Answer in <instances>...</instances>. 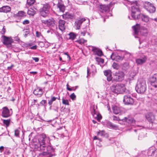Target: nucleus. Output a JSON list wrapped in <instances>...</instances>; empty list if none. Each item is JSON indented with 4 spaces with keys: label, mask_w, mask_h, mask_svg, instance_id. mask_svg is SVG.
Listing matches in <instances>:
<instances>
[{
    "label": "nucleus",
    "mask_w": 157,
    "mask_h": 157,
    "mask_svg": "<svg viewBox=\"0 0 157 157\" xmlns=\"http://www.w3.org/2000/svg\"><path fill=\"white\" fill-rule=\"evenodd\" d=\"M130 54L129 53L125 54L123 57L120 56L117 54L113 53L111 55L110 57L113 60L119 62L122 60L123 59L126 60L128 57H130Z\"/></svg>",
    "instance_id": "f257e3e1"
},
{
    "label": "nucleus",
    "mask_w": 157,
    "mask_h": 157,
    "mask_svg": "<svg viewBox=\"0 0 157 157\" xmlns=\"http://www.w3.org/2000/svg\"><path fill=\"white\" fill-rule=\"evenodd\" d=\"M2 37L3 39V44L6 45L7 48L11 49L12 48V44L13 42V40L12 38L5 36H2Z\"/></svg>",
    "instance_id": "f03ea898"
},
{
    "label": "nucleus",
    "mask_w": 157,
    "mask_h": 157,
    "mask_svg": "<svg viewBox=\"0 0 157 157\" xmlns=\"http://www.w3.org/2000/svg\"><path fill=\"white\" fill-rule=\"evenodd\" d=\"M149 30L146 27L140 26L138 24V34L139 33L141 35L146 36Z\"/></svg>",
    "instance_id": "7ed1b4c3"
},
{
    "label": "nucleus",
    "mask_w": 157,
    "mask_h": 157,
    "mask_svg": "<svg viewBox=\"0 0 157 157\" xmlns=\"http://www.w3.org/2000/svg\"><path fill=\"white\" fill-rule=\"evenodd\" d=\"M144 7L145 9L150 13H154L155 11V7L153 4L149 2H145Z\"/></svg>",
    "instance_id": "20e7f679"
},
{
    "label": "nucleus",
    "mask_w": 157,
    "mask_h": 157,
    "mask_svg": "<svg viewBox=\"0 0 157 157\" xmlns=\"http://www.w3.org/2000/svg\"><path fill=\"white\" fill-rule=\"evenodd\" d=\"M46 150L47 152H44L41 153L42 155L44 156V157H52L54 155L52 154L50 152L54 151V149L53 147L50 145H48L46 147Z\"/></svg>",
    "instance_id": "39448f33"
},
{
    "label": "nucleus",
    "mask_w": 157,
    "mask_h": 157,
    "mask_svg": "<svg viewBox=\"0 0 157 157\" xmlns=\"http://www.w3.org/2000/svg\"><path fill=\"white\" fill-rule=\"evenodd\" d=\"M146 86L145 84V82L144 80L140 81L139 84L138 85V90L139 89V93H143L146 90ZM138 93L139 92H138Z\"/></svg>",
    "instance_id": "423d86ee"
},
{
    "label": "nucleus",
    "mask_w": 157,
    "mask_h": 157,
    "mask_svg": "<svg viewBox=\"0 0 157 157\" xmlns=\"http://www.w3.org/2000/svg\"><path fill=\"white\" fill-rule=\"evenodd\" d=\"M123 101L126 105H132L134 102V99L130 95H125L124 97Z\"/></svg>",
    "instance_id": "0eeeda50"
},
{
    "label": "nucleus",
    "mask_w": 157,
    "mask_h": 157,
    "mask_svg": "<svg viewBox=\"0 0 157 157\" xmlns=\"http://www.w3.org/2000/svg\"><path fill=\"white\" fill-rule=\"evenodd\" d=\"M124 73L122 71H119L115 75L114 79L116 81H122L124 78Z\"/></svg>",
    "instance_id": "6e6552de"
},
{
    "label": "nucleus",
    "mask_w": 157,
    "mask_h": 157,
    "mask_svg": "<svg viewBox=\"0 0 157 157\" xmlns=\"http://www.w3.org/2000/svg\"><path fill=\"white\" fill-rule=\"evenodd\" d=\"M151 85L155 88H157V74H155L150 78Z\"/></svg>",
    "instance_id": "1a4fd4ad"
},
{
    "label": "nucleus",
    "mask_w": 157,
    "mask_h": 157,
    "mask_svg": "<svg viewBox=\"0 0 157 157\" xmlns=\"http://www.w3.org/2000/svg\"><path fill=\"white\" fill-rule=\"evenodd\" d=\"M106 125L108 128L113 129L115 130H120V128L123 129V127H120L119 125H117L116 124H113L112 122L108 121L106 124Z\"/></svg>",
    "instance_id": "9d476101"
},
{
    "label": "nucleus",
    "mask_w": 157,
    "mask_h": 157,
    "mask_svg": "<svg viewBox=\"0 0 157 157\" xmlns=\"http://www.w3.org/2000/svg\"><path fill=\"white\" fill-rule=\"evenodd\" d=\"M44 91L40 87H37L33 90V94L38 97H40L43 95Z\"/></svg>",
    "instance_id": "9b49d317"
},
{
    "label": "nucleus",
    "mask_w": 157,
    "mask_h": 157,
    "mask_svg": "<svg viewBox=\"0 0 157 157\" xmlns=\"http://www.w3.org/2000/svg\"><path fill=\"white\" fill-rule=\"evenodd\" d=\"M145 117L148 122L152 124L153 123L155 120V116L151 113H147L145 115Z\"/></svg>",
    "instance_id": "f8f14e48"
},
{
    "label": "nucleus",
    "mask_w": 157,
    "mask_h": 157,
    "mask_svg": "<svg viewBox=\"0 0 157 157\" xmlns=\"http://www.w3.org/2000/svg\"><path fill=\"white\" fill-rule=\"evenodd\" d=\"M85 18H79L75 22V26L76 29H79L80 28V26L82 22L86 20Z\"/></svg>",
    "instance_id": "ddd939ff"
},
{
    "label": "nucleus",
    "mask_w": 157,
    "mask_h": 157,
    "mask_svg": "<svg viewBox=\"0 0 157 157\" xmlns=\"http://www.w3.org/2000/svg\"><path fill=\"white\" fill-rule=\"evenodd\" d=\"M92 48V50L95 55H97L99 56L103 55V53L102 51L97 48L93 46H90Z\"/></svg>",
    "instance_id": "4468645a"
},
{
    "label": "nucleus",
    "mask_w": 157,
    "mask_h": 157,
    "mask_svg": "<svg viewBox=\"0 0 157 157\" xmlns=\"http://www.w3.org/2000/svg\"><path fill=\"white\" fill-rule=\"evenodd\" d=\"M2 115L4 117H8L10 116V111L7 107H5L3 108Z\"/></svg>",
    "instance_id": "2eb2a0df"
},
{
    "label": "nucleus",
    "mask_w": 157,
    "mask_h": 157,
    "mask_svg": "<svg viewBox=\"0 0 157 157\" xmlns=\"http://www.w3.org/2000/svg\"><path fill=\"white\" fill-rule=\"evenodd\" d=\"M63 18V19L67 20L69 19H72L75 18L74 15L69 13L67 12L65 13L62 15Z\"/></svg>",
    "instance_id": "dca6fc26"
},
{
    "label": "nucleus",
    "mask_w": 157,
    "mask_h": 157,
    "mask_svg": "<svg viewBox=\"0 0 157 157\" xmlns=\"http://www.w3.org/2000/svg\"><path fill=\"white\" fill-rule=\"evenodd\" d=\"M11 10V7L8 6H3L2 7L0 8V13H7L10 12Z\"/></svg>",
    "instance_id": "f3484780"
},
{
    "label": "nucleus",
    "mask_w": 157,
    "mask_h": 157,
    "mask_svg": "<svg viewBox=\"0 0 157 157\" xmlns=\"http://www.w3.org/2000/svg\"><path fill=\"white\" fill-rule=\"evenodd\" d=\"M125 85L123 84H118V94H122L125 90Z\"/></svg>",
    "instance_id": "a211bd4d"
},
{
    "label": "nucleus",
    "mask_w": 157,
    "mask_h": 157,
    "mask_svg": "<svg viewBox=\"0 0 157 157\" xmlns=\"http://www.w3.org/2000/svg\"><path fill=\"white\" fill-rule=\"evenodd\" d=\"M104 75L106 76L107 79L109 82L112 79L111 71L110 70H108L104 71Z\"/></svg>",
    "instance_id": "6ab92c4d"
},
{
    "label": "nucleus",
    "mask_w": 157,
    "mask_h": 157,
    "mask_svg": "<svg viewBox=\"0 0 157 157\" xmlns=\"http://www.w3.org/2000/svg\"><path fill=\"white\" fill-rule=\"evenodd\" d=\"M58 23L59 29L62 31H64L65 29V21L63 20L60 19Z\"/></svg>",
    "instance_id": "aec40b11"
},
{
    "label": "nucleus",
    "mask_w": 157,
    "mask_h": 157,
    "mask_svg": "<svg viewBox=\"0 0 157 157\" xmlns=\"http://www.w3.org/2000/svg\"><path fill=\"white\" fill-rule=\"evenodd\" d=\"M57 6L60 12H63L64 11L65 6H64L62 0H59V1L57 4Z\"/></svg>",
    "instance_id": "412c9836"
},
{
    "label": "nucleus",
    "mask_w": 157,
    "mask_h": 157,
    "mask_svg": "<svg viewBox=\"0 0 157 157\" xmlns=\"http://www.w3.org/2000/svg\"><path fill=\"white\" fill-rule=\"evenodd\" d=\"M141 19L143 21L147 22L149 21V17L147 15H145L143 14H140L139 15H138V19Z\"/></svg>",
    "instance_id": "4be33fe9"
},
{
    "label": "nucleus",
    "mask_w": 157,
    "mask_h": 157,
    "mask_svg": "<svg viewBox=\"0 0 157 157\" xmlns=\"http://www.w3.org/2000/svg\"><path fill=\"white\" fill-rule=\"evenodd\" d=\"M39 12L40 15L44 17L48 16L49 13L41 8L39 10Z\"/></svg>",
    "instance_id": "5701e85b"
},
{
    "label": "nucleus",
    "mask_w": 157,
    "mask_h": 157,
    "mask_svg": "<svg viewBox=\"0 0 157 157\" xmlns=\"http://www.w3.org/2000/svg\"><path fill=\"white\" fill-rule=\"evenodd\" d=\"M156 150V149L154 147L150 148L147 152L148 155L151 156L154 155L155 153Z\"/></svg>",
    "instance_id": "b1692460"
},
{
    "label": "nucleus",
    "mask_w": 157,
    "mask_h": 157,
    "mask_svg": "<svg viewBox=\"0 0 157 157\" xmlns=\"http://www.w3.org/2000/svg\"><path fill=\"white\" fill-rule=\"evenodd\" d=\"M63 62H69L70 60V57L67 52H65L63 53Z\"/></svg>",
    "instance_id": "393cba45"
},
{
    "label": "nucleus",
    "mask_w": 157,
    "mask_h": 157,
    "mask_svg": "<svg viewBox=\"0 0 157 157\" xmlns=\"http://www.w3.org/2000/svg\"><path fill=\"white\" fill-rule=\"evenodd\" d=\"M109 7L108 6L105 5H100L99 7V10L101 12H106L109 10Z\"/></svg>",
    "instance_id": "a878e982"
},
{
    "label": "nucleus",
    "mask_w": 157,
    "mask_h": 157,
    "mask_svg": "<svg viewBox=\"0 0 157 157\" xmlns=\"http://www.w3.org/2000/svg\"><path fill=\"white\" fill-rule=\"evenodd\" d=\"M121 120L124 122V124H126L128 125H131V123L132 122V120L128 118L127 117H125L124 118L122 119Z\"/></svg>",
    "instance_id": "bb28decb"
},
{
    "label": "nucleus",
    "mask_w": 157,
    "mask_h": 157,
    "mask_svg": "<svg viewBox=\"0 0 157 157\" xmlns=\"http://www.w3.org/2000/svg\"><path fill=\"white\" fill-rule=\"evenodd\" d=\"M25 16V13L24 11H19L17 14H14V16L15 17H23Z\"/></svg>",
    "instance_id": "cd10ccee"
},
{
    "label": "nucleus",
    "mask_w": 157,
    "mask_h": 157,
    "mask_svg": "<svg viewBox=\"0 0 157 157\" xmlns=\"http://www.w3.org/2000/svg\"><path fill=\"white\" fill-rule=\"evenodd\" d=\"M113 112L115 114H118L121 111L120 108L116 106H114L112 107Z\"/></svg>",
    "instance_id": "c85d7f7f"
},
{
    "label": "nucleus",
    "mask_w": 157,
    "mask_h": 157,
    "mask_svg": "<svg viewBox=\"0 0 157 157\" xmlns=\"http://www.w3.org/2000/svg\"><path fill=\"white\" fill-rule=\"evenodd\" d=\"M110 90L112 92L114 93L118 94V84L116 85H112L110 87Z\"/></svg>",
    "instance_id": "c756f323"
},
{
    "label": "nucleus",
    "mask_w": 157,
    "mask_h": 157,
    "mask_svg": "<svg viewBox=\"0 0 157 157\" xmlns=\"http://www.w3.org/2000/svg\"><path fill=\"white\" fill-rule=\"evenodd\" d=\"M54 20L53 18L47 19V25L48 26H53L55 25Z\"/></svg>",
    "instance_id": "7c9ffc66"
},
{
    "label": "nucleus",
    "mask_w": 157,
    "mask_h": 157,
    "mask_svg": "<svg viewBox=\"0 0 157 157\" xmlns=\"http://www.w3.org/2000/svg\"><path fill=\"white\" fill-rule=\"evenodd\" d=\"M41 8L49 13L50 6L48 3H46L44 4Z\"/></svg>",
    "instance_id": "2f4dec72"
},
{
    "label": "nucleus",
    "mask_w": 157,
    "mask_h": 157,
    "mask_svg": "<svg viewBox=\"0 0 157 157\" xmlns=\"http://www.w3.org/2000/svg\"><path fill=\"white\" fill-rule=\"evenodd\" d=\"M133 30L134 31V35L135 38H137V23H136L135 25L132 27Z\"/></svg>",
    "instance_id": "473e14b6"
},
{
    "label": "nucleus",
    "mask_w": 157,
    "mask_h": 157,
    "mask_svg": "<svg viewBox=\"0 0 157 157\" xmlns=\"http://www.w3.org/2000/svg\"><path fill=\"white\" fill-rule=\"evenodd\" d=\"M147 58L146 56H144L142 58L138 59V64H142L145 63L147 60Z\"/></svg>",
    "instance_id": "72a5a7b5"
},
{
    "label": "nucleus",
    "mask_w": 157,
    "mask_h": 157,
    "mask_svg": "<svg viewBox=\"0 0 157 157\" xmlns=\"http://www.w3.org/2000/svg\"><path fill=\"white\" fill-rule=\"evenodd\" d=\"M77 35V34L73 32H71L69 34V39L71 40H74L76 37Z\"/></svg>",
    "instance_id": "f704fd0d"
},
{
    "label": "nucleus",
    "mask_w": 157,
    "mask_h": 157,
    "mask_svg": "<svg viewBox=\"0 0 157 157\" xmlns=\"http://www.w3.org/2000/svg\"><path fill=\"white\" fill-rule=\"evenodd\" d=\"M36 13V11L33 9L30 8L28 11V14L32 16H33Z\"/></svg>",
    "instance_id": "c9c22d12"
},
{
    "label": "nucleus",
    "mask_w": 157,
    "mask_h": 157,
    "mask_svg": "<svg viewBox=\"0 0 157 157\" xmlns=\"http://www.w3.org/2000/svg\"><path fill=\"white\" fill-rule=\"evenodd\" d=\"M46 139V137H43V136H41L40 137L39 141L40 144H45V139Z\"/></svg>",
    "instance_id": "e433bc0d"
},
{
    "label": "nucleus",
    "mask_w": 157,
    "mask_h": 157,
    "mask_svg": "<svg viewBox=\"0 0 157 157\" xmlns=\"http://www.w3.org/2000/svg\"><path fill=\"white\" fill-rule=\"evenodd\" d=\"M57 98L55 97H52L51 99L48 101V104L49 105H51L52 104L53 101H55Z\"/></svg>",
    "instance_id": "4c0bfd02"
},
{
    "label": "nucleus",
    "mask_w": 157,
    "mask_h": 157,
    "mask_svg": "<svg viewBox=\"0 0 157 157\" xmlns=\"http://www.w3.org/2000/svg\"><path fill=\"white\" fill-rule=\"evenodd\" d=\"M11 121L10 119L7 120H3V123L4 124H5L6 127H8L10 124V122Z\"/></svg>",
    "instance_id": "58836bf2"
},
{
    "label": "nucleus",
    "mask_w": 157,
    "mask_h": 157,
    "mask_svg": "<svg viewBox=\"0 0 157 157\" xmlns=\"http://www.w3.org/2000/svg\"><path fill=\"white\" fill-rule=\"evenodd\" d=\"M87 40L84 39H81L79 40L75 41L76 42H78L80 44H82L86 42Z\"/></svg>",
    "instance_id": "ea45409f"
},
{
    "label": "nucleus",
    "mask_w": 157,
    "mask_h": 157,
    "mask_svg": "<svg viewBox=\"0 0 157 157\" xmlns=\"http://www.w3.org/2000/svg\"><path fill=\"white\" fill-rule=\"evenodd\" d=\"M40 147H39L41 151H44L46 150V146H45V144H40Z\"/></svg>",
    "instance_id": "a19ab883"
},
{
    "label": "nucleus",
    "mask_w": 157,
    "mask_h": 157,
    "mask_svg": "<svg viewBox=\"0 0 157 157\" xmlns=\"http://www.w3.org/2000/svg\"><path fill=\"white\" fill-rule=\"evenodd\" d=\"M20 128H18L15 129L14 131L15 132V136L17 137H19V133L20 132Z\"/></svg>",
    "instance_id": "79ce46f5"
},
{
    "label": "nucleus",
    "mask_w": 157,
    "mask_h": 157,
    "mask_svg": "<svg viewBox=\"0 0 157 157\" xmlns=\"http://www.w3.org/2000/svg\"><path fill=\"white\" fill-rule=\"evenodd\" d=\"M40 104L41 105L44 106L45 108L47 105V101L45 100H43L40 102Z\"/></svg>",
    "instance_id": "37998d69"
},
{
    "label": "nucleus",
    "mask_w": 157,
    "mask_h": 157,
    "mask_svg": "<svg viewBox=\"0 0 157 157\" xmlns=\"http://www.w3.org/2000/svg\"><path fill=\"white\" fill-rule=\"evenodd\" d=\"M97 134L98 135H99L101 136H105V132L104 130H100L98 132Z\"/></svg>",
    "instance_id": "c03bdc74"
},
{
    "label": "nucleus",
    "mask_w": 157,
    "mask_h": 157,
    "mask_svg": "<svg viewBox=\"0 0 157 157\" xmlns=\"http://www.w3.org/2000/svg\"><path fill=\"white\" fill-rule=\"evenodd\" d=\"M23 31H24V37L26 38V37L29 34L30 32L29 30L27 29H24Z\"/></svg>",
    "instance_id": "a18cd8bd"
},
{
    "label": "nucleus",
    "mask_w": 157,
    "mask_h": 157,
    "mask_svg": "<svg viewBox=\"0 0 157 157\" xmlns=\"http://www.w3.org/2000/svg\"><path fill=\"white\" fill-rule=\"evenodd\" d=\"M62 103L65 105H69L68 101L67 100H65L64 98H62Z\"/></svg>",
    "instance_id": "49530a36"
},
{
    "label": "nucleus",
    "mask_w": 157,
    "mask_h": 157,
    "mask_svg": "<svg viewBox=\"0 0 157 157\" xmlns=\"http://www.w3.org/2000/svg\"><path fill=\"white\" fill-rule=\"evenodd\" d=\"M56 35L59 40L62 41L63 40V39L61 34L58 33H56Z\"/></svg>",
    "instance_id": "de8ad7c7"
},
{
    "label": "nucleus",
    "mask_w": 157,
    "mask_h": 157,
    "mask_svg": "<svg viewBox=\"0 0 157 157\" xmlns=\"http://www.w3.org/2000/svg\"><path fill=\"white\" fill-rule=\"evenodd\" d=\"M35 2V0H27V2L28 5L31 6Z\"/></svg>",
    "instance_id": "09e8293b"
},
{
    "label": "nucleus",
    "mask_w": 157,
    "mask_h": 157,
    "mask_svg": "<svg viewBox=\"0 0 157 157\" xmlns=\"http://www.w3.org/2000/svg\"><path fill=\"white\" fill-rule=\"evenodd\" d=\"M112 67L114 69L118 70L119 68L118 65L116 63H113L112 64Z\"/></svg>",
    "instance_id": "8fccbe9b"
},
{
    "label": "nucleus",
    "mask_w": 157,
    "mask_h": 157,
    "mask_svg": "<svg viewBox=\"0 0 157 157\" xmlns=\"http://www.w3.org/2000/svg\"><path fill=\"white\" fill-rule=\"evenodd\" d=\"M67 90L70 91H71L72 90H76V88H75V87H73L71 88H70L69 86V85L68 84V83H67Z\"/></svg>",
    "instance_id": "3c124183"
},
{
    "label": "nucleus",
    "mask_w": 157,
    "mask_h": 157,
    "mask_svg": "<svg viewBox=\"0 0 157 157\" xmlns=\"http://www.w3.org/2000/svg\"><path fill=\"white\" fill-rule=\"evenodd\" d=\"M40 19L41 21V22L44 24L45 25H47V20H44L42 17H40Z\"/></svg>",
    "instance_id": "603ef678"
},
{
    "label": "nucleus",
    "mask_w": 157,
    "mask_h": 157,
    "mask_svg": "<svg viewBox=\"0 0 157 157\" xmlns=\"http://www.w3.org/2000/svg\"><path fill=\"white\" fill-rule=\"evenodd\" d=\"M71 98L73 100L75 99L76 96L74 93L72 94L70 96Z\"/></svg>",
    "instance_id": "864d4df0"
},
{
    "label": "nucleus",
    "mask_w": 157,
    "mask_h": 157,
    "mask_svg": "<svg viewBox=\"0 0 157 157\" xmlns=\"http://www.w3.org/2000/svg\"><path fill=\"white\" fill-rule=\"evenodd\" d=\"M81 36H85L86 33V31L85 29H83V30H81Z\"/></svg>",
    "instance_id": "5fc2aeb1"
},
{
    "label": "nucleus",
    "mask_w": 157,
    "mask_h": 157,
    "mask_svg": "<svg viewBox=\"0 0 157 157\" xmlns=\"http://www.w3.org/2000/svg\"><path fill=\"white\" fill-rule=\"evenodd\" d=\"M113 120L114 121H119L121 120L118 117H117L115 116H113Z\"/></svg>",
    "instance_id": "6e6d98bb"
},
{
    "label": "nucleus",
    "mask_w": 157,
    "mask_h": 157,
    "mask_svg": "<svg viewBox=\"0 0 157 157\" xmlns=\"http://www.w3.org/2000/svg\"><path fill=\"white\" fill-rule=\"evenodd\" d=\"M97 60L99 62L101 63H103L104 62V59H103L102 58H97Z\"/></svg>",
    "instance_id": "4d7b16f0"
},
{
    "label": "nucleus",
    "mask_w": 157,
    "mask_h": 157,
    "mask_svg": "<svg viewBox=\"0 0 157 157\" xmlns=\"http://www.w3.org/2000/svg\"><path fill=\"white\" fill-rule=\"evenodd\" d=\"M10 153L11 152L10 151V150L8 149H6L5 152V154L7 155H9Z\"/></svg>",
    "instance_id": "13d9d810"
},
{
    "label": "nucleus",
    "mask_w": 157,
    "mask_h": 157,
    "mask_svg": "<svg viewBox=\"0 0 157 157\" xmlns=\"http://www.w3.org/2000/svg\"><path fill=\"white\" fill-rule=\"evenodd\" d=\"M22 23H23V24H24V25L28 24H29V21L28 20H26L24 21Z\"/></svg>",
    "instance_id": "bf43d9fd"
},
{
    "label": "nucleus",
    "mask_w": 157,
    "mask_h": 157,
    "mask_svg": "<svg viewBox=\"0 0 157 157\" xmlns=\"http://www.w3.org/2000/svg\"><path fill=\"white\" fill-rule=\"evenodd\" d=\"M41 36V33L40 32L38 31L36 32V36L37 37H39Z\"/></svg>",
    "instance_id": "052dcab7"
},
{
    "label": "nucleus",
    "mask_w": 157,
    "mask_h": 157,
    "mask_svg": "<svg viewBox=\"0 0 157 157\" xmlns=\"http://www.w3.org/2000/svg\"><path fill=\"white\" fill-rule=\"evenodd\" d=\"M5 26H4L2 29V30L1 32V33L2 34L4 35L5 34V32H6V29L5 28Z\"/></svg>",
    "instance_id": "680f3d73"
},
{
    "label": "nucleus",
    "mask_w": 157,
    "mask_h": 157,
    "mask_svg": "<svg viewBox=\"0 0 157 157\" xmlns=\"http://www.w3.org/2000/svg\"><path fill=\"white\" fill-rule=\"evenodd\" d=\"M96 118L98 120L100 121L102 118V117L101 115H97Z\"/></svg>",
    "instance_id": "e2e57ef3"
},
{
    "label": "nucleus",
    "mask_w": 157,
    "mask_h": 157,
    "mask_svg": "<svg viewBox=\"0 0 157 157\" xmlns=\"http://www.w3.org/2000/svg\"><path fill=\"white\" fill-rule=\"evenodd\" d=\"M32 59L36 62H38L39 60V58L37 57H32Z\"/></svg>",
    "instance_id": "0e129e2a"
},
{
    "label": "nucleus",
    "mask_w": 157,
    "mask_h": 157,
    "mask_svg": "<svg viewBox=\"0 0 157 157\" xmlns=\"http://www.w3.org/2000/svg\"><path fill=\"white\" fill-rule=\"evenodd\" d=\"M37 48V46L36 45L33 46L30 48V49H31L35 50Z\"/></svg>",
    "instance_id": "69168bd1"
},
{
    "label": "nucleus",
    "mask_w": 157,
    "mask_h": 157,
    "mask_svg": "<svg viewBox=\"0 0 157 157\" xmlns=\"http://www.w3.org/2000/svg\"><path fill=\"white\" fill-rule=\"evenodd\" d=\"M4 147L3 146H1L0 147V151L2 153L4 150Z\"/></svg>",
    "instance_id": "338daca9"
},
{
    "label": "nucleus",
    "mask_w": 157,
    "mask_h": 157,
    "mask_svg": "<svg viewBox=\"0 0 157 157\" xmlns=\"http://www.w3.org/2000/svg\"><path fill=\"white\" fill-rule=\"evenodd\" d=\"M39 44L41 46V47H44V43L43 42L40 41L39 43Z\"/></svg>",
    "instance_id": "774afa93"
}]
</instances>
